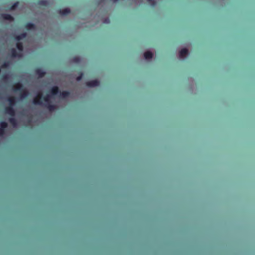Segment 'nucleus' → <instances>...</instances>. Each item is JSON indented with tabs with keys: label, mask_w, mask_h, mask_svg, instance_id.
Instances as JSON below:
<instances>
[{
	"label": "nucleus",
	"mask_w": 255,
	"mask_h": 255,
	"mask_svg": "<svg viewBox=\"0 0 255 255\" xmlns=\"http://www.w3.org/2000/svg\"><path fill=\"white\" fill-rule=\"evenodd\" d=\"M8 126V124L4 121L0 123V136L3 135L5 133V129Z\"/></svg>",
	"instance_id": "nucleus-1"
},
{
	"label": "nucleus",
	"mask_w": 255,
	"mask_h": 255,
	"mask_svg": "<svg viewBox=\"0 0 255 255\" xmlns=\"http://www.w3.org/2000/svg\"><path fill=\"white\" fill-rule=\"evenodd\" d=\"M42 98V93H39L36 97H35L33 100V102L35 105H42L43 104L41 99Z\"/></svg>",
	"instance_id": "nucleus-2"
},
{
	"label": "nucleus",
	"mask_w": 255,
	"mask_h": 255,
	"mask_svg": "<svg viewBox=\"0 0 255 255\" xmlns=\"http://www.w3.org/2000/svg\"><path fill=\"white\" fill-rule=\"evenodd\" d=\"M5 113L12 117L15 115V110L13 106H7L5 109Z\"/></svg>",
	"instance_id": "nucleus-3"
},
{
	"label": "nucleus",
	"mask_w": 255,
	"mask_h": 255,
	"mask_svg": "<svg viewBox=\"0 0 255 255\" xmlns=\"http://www.w3.org/2000/svg\"><path fill=\"white\" fill-rule=\"evenodd\" d=\"M100 82L97 80H94L88 81L86 83V85L89 87H93L99 86Z\"/></svg>",
	"instance_id": "nucleus-4"
},
{
	"label": "nucleus",
	"mask_w": 255,
	"mask_h": 255,
	"mask_svg": "<svg viewBox=\"0 0 255 255\" xmlns=\"http://www.w3.org/2000/svg\"><path fill=\"white\" fill-rule=\"evenodd\" d=\"M23 86L22 83L18 82L15 84L13 87V91L15 92L23 91Z\"/></svg>",
	"instance_id": "nucleus-5"
},
{
	"label": "nucleus",
	"mask_w": 255,
	"mask_h": 255,
	"mask_svg": "<svg viewBox=\"0 0 255 255\" xmlns=\"http://www.w3.org/2000/svg\"><path fill=\"white\" fill-rule=\"evenodd\" d=\"M36 74L38 76L39 78H42L43 77L45 74L46 73L45 71H44L41 68H37L35 70Z\"/></svg>",
	"instance_id": "nucleus-6"
},
{
	"label": "nucleus",
	"mask_w": 255,
	"mask_h": 255,
	"mask_svg": "<svg viewBox=\"0 0 255 255\" xmlns=\"http://www.w3.org/2000/svg\"><path fill=\"white\" fill-rule=\"evenodd\" d=\"M10 54L12 57H20L21 56V54L18 53L16 49L12 48L10 50Z\"/></svg>",
	"instance_id": "nucleus-7"
},
{
	"label": "nucleus",
	"mask_w": 255,
	"mask_h": 255,
	"mask_svg": "<svg viewBox=\"0 0 255 255\" xmlns=\"http://www.w3.org/2000/svg\"><path fill=\"white\" fill-rule=\"evenodd\" d=\"M26 36L27 33L26 32H23L18 35H16L15 37V40L17 42H19L20 40L25 38Z\"/></svg>",
	"instance_id": "nucleus-8"
},
{
	"label": "nucleus",
	"mask_w": 255,
	"mask_h": 255,
	"mask_svg": "<svg viewBox=\"0 0 255 255\" xmlns=\"http://www.w3.org/2000/svg\"><path fill=\"white\" fill-rule=\"evenodd\" d=\"M188 53V50L186 48H184V49H182L180 51L179 56L181 58H183L185 57L186 56V55H187Z\"/></svg>",
	"instance_id": "nucleus-9"
},
{
	"label": "nucleus",
	"mask_w": 255,
	"mask_h": 255,
	"mask_svg": "<svg viewBox=\"0 0 255 255\" xmlns=\"http://www.w3.org/2000/svg\"><path fill=\"white\" fill-rule=\"evenodd\" d=\"M8 101L9 103V106H14L16 103V98L15 97H10L8 98Z\"/></svg>",
	"instance_id": "nucleus-10"
},
{
	"label": "nucleus",
	"mask_w": 255,
	"mask_h": 255,
	"mask_svg": "<svg viewBox=\"0 0 255 255\" xmlns=\"http://www.w3.org/2000/svg\"><path fill=\"white\" fill-rule=\"evenodd\" d=\"M44 105L51 112H52L56 109L55 105L52 104L51 103L48 104H45Z\"/></svg>",
	"instance_id": "nucleus-11"
},
{
	"label": "nucleus",
	"mask_w": 255,
	"mask_h": 255,
	"mask_svg": "<svg viewBox=\"0 0 255 255\" xmlns=\"http://www.w3.org/2000/svg\"><path fill=\"white\" fill-rule=\"evenodd\" d=\"M60 92L59 88L57 86H53L51 89V93L52 95H57Z\"/></svg>",
	"instance_id": "nucleus-12"
},
{
	"label": "nucleus",
	"mask_w": 255,
	"mask_h": 255,
	"mask_svg": "<svg viewBox=\"0 0 255 255\" xmlns=\"http://www.w3.org/2000/svg\"><path fill=\"white\" fill-rule=\"evenodd\" d=\"M59 94V97L63 98H66L70 95V92L67 91H60Z\"/></svg>",
	"instance_id": "nucleus-13"
},
{
	"label": "nucleus",
	"mask_w": 255,
	"mask_h": 255,
	"mask_svg": "<svg viewBox=\"0 0 255 255\" xmlns=\"http://www.w3.org/2000/svg\"><path fill=\"white\" fill-rule=\"evenodd\" d=\"M3 19L9 21H13L14 18L9 14H3L2 15Z\"/></svg>",
	"instance_id": "nucleus-14"
},
{
	"label": "nucleus",
	"mask_w": 255,
	"mask_h": 255,
	"mask_svg": "<svg viewBox=\"0 0 255 255\" xmlns=\"http://www.w3.org/2000/svg\"><path fill=\"white\" fill-rule=\"evenodd\" d=\"M70 13V10L68 8H65L63 10H60L59 11V13L61 15H67V14H68Z\"/></svg>",
	"instance_id": "nucleus-15"
},
{
	"label": "nucleus",
	"mask_w": 255,
	"mask_h": 255,
	"mask_svg": "<svg viewBox=\"0 0 255 255\" xmlns=\"http://www.w3.org/2000/svg\"><path fill=\"white\" fill-rule=\"evenodd\" d=\"M25 27L26 28V29L27 30H31V29H35V26L34 24L32 23H27L25 25Z\"/></svg>",
	"instance_id": "nucleus-16"
},
{
	"label": "nucleus",
	"mask_w": 255,
	"mask_h": 255,
	"mask_svg": "<svg viewBox=\"0 0 255 255\" xmlns=\"http://www.w3.org/2000/svg\"><path fill=\"white\" fill-rule=\"evenodd\" d=\"M144 56L145 59H151L153 57V54L150 51H147L144 53Z\"/></svg>",
	"instance_id": "nucleus-17"
},
{
	"label": "nucleus",
	"mask_w": 255,
	"mask_h": 255,
	"mask_svg": "<svg viewBox=\"0 0 255 255\" xmlns=\"http://www.w3.org/2000/svg\"><path fill=\"white\" fill-rule=\"evenodd\" d=\"M16 48L20 52H22L23 50V45L21 42H17L16 44Z\"/></svg>",
	"instance_id": "nucleus-18"
},
{
	"label": "nucleus",
	"mask_w": 255,
	"mask_h": 255,
	"mask_svg": "<svg viewBox=\"0 0 255 255\" xmlns=\"http://www.w3.org/2000/svg\"><path fill=\"white\" fill-rule=\"evenodd\" d=\"M38 5L43 6H47L49 4L48 2L45 0H39L38 2Z\"/></svg>",
	"instance_id": "nucleus-19"
},
{
	"label": "nucleus",
	"mask_w": 255,
	"mask_h": 255,
	"mask_svg": "<svg viewBox=\"0 0 255 255\" xmlns=\"http://www.w3.org/2000/svg\"><path fill=\"white\" fill-rule=\"evenodd\" d=\"M51 96L47 94L46 96L43 97V100L45 102V104H48L51 103L50 101Z\"/></svg>",
	"instance_id": "nucleus-20"
},
{
	"label": "nucleus",
	"mask_w": 255,
	"mask_h": 255,
	"mask_svg": "<svg viewBox=\"0 0 255 255\" xmlns=\"http://www.w3.org/2000/svg\"><path fill=\"white\" fill-rule=\"evenodd\" d=\"M9 121L14 126H15L17 124V120L14 117L10 118Z\"/></svg>",
	"instance_id": "nucleus-21"
},
{
	"label": "nucleus",
	"mask_w": 255,
	"mask_h": 255,
	"mask_svg": "<svg viewBox=\"0 0 255 255\" xmlns=\"http://www.w3.org/2000/svg\"><path fill=\"white\" fill-rule=\"evenodd\" d=\"M22 92L21 93L20 96L22 98H26L29 95V93L27 91L24 90L22 91Z\"/></svg>",
	"instance_id": "nucleus-22"
},
{
	"label": "nucleus",
	"mask_w": 255,
	"mask_h": 255,
	"mask_svg": "<svg viewBox=\"0 0 255 255\" xmlns=\"http://www.w3.org/2000/svg\"><path fill=\"white\" fill-rule=\"evenodd\" d=\"M80 60V58L78 57H74L72 59V61L74 63H79Z\"/></svg>",
	"instance_id": "nucleus-23"
},
{
	"label": "nucleus",
	"mask_w": 255,
	"mask_h": 255,
	"mask_svg": "<svg viewBox=\"0 0 255 255\" xmlns=\"http://www.w3.org/2000/svg\"><path fill=\"white\" fill-rule=\"evenodd\" d=\"M18 4H19V2H16L15 3H14L11 7L10 9L11 10H14L16 9V8L18 6Z\"/></svg>",
	"instance_id": "nucleus-24"
},
{
	"label": "nucleus",
	"mask_w": 255,
	"mask_h": 255,
	"mask_svg": "<svg viewBox=\"0 0 255 255\" xmlns=\"http://www.w3.org/2000/svg\"><path fill=\"white\" fill-rule=\"evenodd\" d=\"M148 2L151 4L152 6H155L156 5V2L154 0H148Z\"/></svg>",
	"instance_id": "nucleus-25"
},
{
	"label": "nucleus",
	"mask_w": 255,
	"mask_h": 255,
	"mask_svg": "<svg viewBox=\"0 0 255 255\" xmlns=\"http://www.w3.org/2000/svg\"><path fill=\"white\" fill-rule=\"evenodd\" d=\"M83 76V74L82 73H81L76 78L77 81H80L82 79Z\"/></svg>",
	"instance_id": "nucleus-26"
},
{
	"label": "nucleus",
	"mask_w": 255,
	"mask_h": 255,
	"mask_svg": "<svg viewBox=\"0 0 255 255\" xmlns=\"http://www.w3.org/2000/svg\"><path fill=\"white\" fill-rule=\"evenodd\" d=\"M9 63L8 62H5L2 65V68H6L8 66Z\"/></svg>",
	"instance_id": "nucleus-27"
},
{
	"label": "nucleus",
	"mask_w": 255,
	"mask_h": 255,
	"mask_svg": "<svg viewBox=\"0 0 255 255\" xmlns=\"http://www.w3.org/2000/svg\"><path fill=\"white\" fill-rule=\"evenodd\" d=\"M104 22L108 23L110 22V20L108 18L105 19Z\"/></svg>",
	"instance_id": "nucleus-28"
},
{
	"label": "nucleus",
	"mask_w": 255,
	"mask_h": 255,
	"mask_svg": "<svg viewBox=\"0 0 255 255\" xmlns=\"http://www.w3.org/2000/svg\"><path fill=\"white\" fill-rule=\"evenodd\" d=\"M4 78H5V79H7V76H5V77H4Z\"/></svg>",
	"instance_id": "nucleus-29"
},
{
	"label": "nucleus",
	"mask_w": 255,
	"mask_h": 255,
	"mask_svg": "<svg viewBox=\"0 0 255 255\" xmlns=\"http://www.w3.org/2000/svg\"><path fill=\"white\" fill-rule=\"evenodd\" d=\"M114 0V1L116 2V1H117L118 0Z\"/></svg>",
	"instance_id": "nucleus-30"
}]
</instances>
